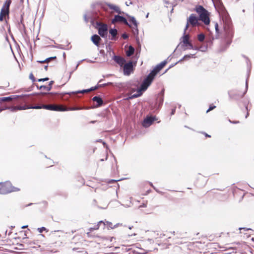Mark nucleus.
Instances as JSON below:
<instances>
[{
    "label": "nucleus",
    "instance_id": "nucleus-1",
    "mask_svg": "<svg viewBox=\"0 0 254 254\" xmlns=\"http://www.w3.org/2000/svg\"><path fill=\"white\" fill-rule=\"evenodd\" d=\"M166 64L167 62L166 61H164L158 64L148 74L146 78H145L143 83L141 85L140 88L137 89L136 93L135 94H132L133 93H131V95L129 97V99H133L140 96L142 94V92L145 91L150 85L156 74L164 67Z\"/></svg>",
    "mask_w": 254,
    "mask_h": 254
},
{
    "label": "nucleus",
    "instance_id": "nucleus-2",
    "mask_svg": "<svg viewBox=\"0 0 254 254\" xmlns=\"http://www.w3.org/2000/svg\"><path fill=\"white\" fill-rule=\"evenodd\" d=\"M19 189L12 186L9 182L0 183V194H6L13 191H17Z\"/></svg>",
    "mask_w": 254,
    "mask_h": 254
},
{
    "label": "nucleus",
    "instance_id": "nucleus-3",
    "mask_svg": "<svg viewBox=\"0 0 254 254\" xmlns=\"http://www.w3.org/2000/svg\"><path fill=\"white\" fill-rule=\"evenodd\" d=\"M196 11L199 15V20L203 21L206 25L209 24L210 19L208 16V12L202 6H199L196 8Z\"/></svg>",
    "mask_w": 254,
    "mask_h": 254
},
{
    "label": "nucleus",
    "instance_id": "nucleus-4",
    "mask_svg": "<svg viewBox=\"0 0 254 254\" xmlns=\"http://www.w3.org/2000/svg\"><path fill=\"white\" fill-rule=\"evenodd\" d=\"M10 3L11 1H6L3 5L0 12V21H3L4 19L6 20V17L8 18Z\"/></svg>",
    "mask_w": 254,
    "mask_h": 254
},
{
    "label": "nucleus",
    "instance_id": "nucleus-5",
    "mask_svg": "<svg viewBox=\"0 0 254 254\" xmlns=\"http://www.w3.org/2000/svg\"><path fill=\"white\" fill-rule=\"evenodd\" d=\"M180 45L183 48L184 51L188 49H191L194 48V46L189 41V35L186 34L184 32V36L182 38V41Z\"/></svg>",
    "mask_w": 254,
    "mask_h": 254
},
{
    "label": "nucleus",
    "instance_id": "nucleus-6",
    "mask_svg": "<svg viewBox=\"0 0 254 254\" xmlns=\"http://www.w3.org/2000/svg\"><path fill=\"white\" fill-rule=\"evenodd\" d=\"M223 30L227 38H231L233 36V30L230 22L226 21L224 23Z\"/></svg>",
    "mask_w": 254,
    "mask_h": 254
},
{
    "label": "nucleus",
    "instance_id": "nucleus-7",
    "mask_svg": "<svg viewBox=\"0 0 254 254\" xmlns=\"http://www.w3.org/2000/svg\"><path fill=\"white\" fill-rule=\"evenodd\" d=\"M198 21V18L194 14H191L187 19V23L186 25L185 29L184 30L185 33L186 32V30L189 27V24L191 25L192 26H195L197 25Z\"/></svg>",
    "mask_w": 254,
    "mask_h": 254
},
{
    "label": "nucleus",
    "instance_id": "nucleus-8",
    "mask_svg": "<svg viewBox=\"0 0 254 254\" xmlns=\"http://www.w3.org/2000/svg\"><path fill=\"white\" fill-rule=\"evenodd\" d=\"M43 109L52 111H64L65 110L63 108V106H62L55 105H43Z\"/></svg>",
    "mask_w": 254,
    "mask_h": 254
},
{
    "label": "nucleus",
    "instance_id": "nucleus-9",
    "mask_svg": "<svg viewBox=\"0 0 254 254\" xmlns=\"http://www.w3.org/2000/svg\"><path fill=\"white\" fill-rule=\"evenodd\" d=\"M133 71V65L131 62L125 64L124 65V73L125 75H129Z\"/></svg>",
    "mask_w": 254,
    "mask_h": 254
},
{
    "label": "nucleus",
    "instance_id": "nucleus-10",
    "mask_svg": "<svg viewBox=\"0 0 254 254\" xmlns=\"http://www.w3.org/2000/svg\"><path fill=\"white\" fill-rule=\"evenodd\" d=\"M117 22H123L125 23V24L129 26V27H131L130 25H129L128 23L127 22L126 19L120 15H115L114 18L112 20V22L114 24L116 23Z\"/></svg>",
    "mask_w": 254,
    "mask_h": 254
},
{
    "label": "nucleus",
    "instance_id": "nucleus-11",
    "mask_svg": "<svg viewBox=\"0 0 254 254\" xmlns=\"http://www.w3.org/2000/svg\"><path fill=\"white\" fill-rule=\"evenodd\" d=\"M107 30L108 29L107 25H103L99 28L98 33L101 37L105 38L107 37L108 33Z\"/></svg>",
    "mask_w": 254,
    "mask_h": 254
},
{
    "label": "nucleus",
    "instance_id": "nucleus-12",
    "mask_svg": "<svg viewBox=\"0 0 254 254\" xmlns=\"http://www.w3.org/2000/svg\"><path fill=\"white\" fill-rule=\"evenodd\" d=\"M129 21L131 22L134 25V26L132 27L133 32L134 34H138L137 22L135 18L132 16H129Z\"/></svg>",
    "mask_w": 254,
    "mask_h": 254
},
{
    "label": "nucleus",
    "instance_id": "nucleus-13",
    "mask_svg": "<svg viewBox=\"0 0 254 254\" xmlns=\"http://www.w3.org/2000/svg\"><path fill=\"white\" fill-rule=\"evenodd\" d=\"M154 121V119L152 117H147L145 119L142 123V126L145 127H149Z\"/></svg>",
    "mask_w": 254,
    "mask_h": 254
},
{
    "label": "nucleus",
    "instance_id": "nucleus-14",
    "mask_svg": "<svg viewBox=\"0 0 254 254\" xmlns=\"http://www.w3.org/2000/svg\"><path fill=\"white\" fill-rule=\"evenodd\" d=\"M113 59L121 66L124 65L125 64L126 61L123 58L115 56L113 58Z\"/></svg>",
    "mask_w": 254,
    "mask_h": 254
},
{
    "label": "nucleus",
    "instance_id": "nucleus-15",
    "mask_svg": "<svg viewBox=\"0 0 254 254\" xmlns=\"http://www.w3.org/2000/svg\"><path fill=\"white\" fill-rule=\"evenodd\" d=\"M8 109L10 110L12 112H15L17 110H24L28 109V106L26 105L24 106H14L8 108Z\"/></svg>",
    "mask_w": 254,
    "mask_h": 254
},
{
    "label": "nucleus",
    "instance_id": "nucleus-16",
    "mask_svg": "<svg viewBox=\"0 0 254 254\" xmlns=\"http://www.w3.org/2000/svg\"><path fill=\"white\" fill-rule=\"evenodd\" d=\"M212 1L213 3V5L215 6V7L216 9L217 8V5H220L221 7H220L219 10H218L219 12L220 13V12H221V13L224 12L225 8L222 5L221 1L217 0V1Z\"/></svg>",
    "mask_w": 254,
    "mask_h": 254
},
{
    "label": "nucleus",
    "instance_id": "nucleus-17",
    "mask_svg": "<svg viewBox=\"0 0 254 254\" xmlns=\"http://www.w3.org/2000/svg\"><path fill=\"white\" fill-rule=\"evenodd\" d=\"M91 40L95 45L98 46L101 38L98 35H94L91 37Z\"/></svg>",
    "mask_w": 254,
    "mask_h": 254
},
{
    "label": "nucleus",
    "instance_id": "nucleus-18",
    "mask_svg": "<svg viewBox=\"0 0 254 254\" xmlns=\"http://www.w3.org/2000/svg\"><path fill=\"white\" fill-rule=\"evenodd\" d=\"M108 6L110 8V9L114 10L116 12L119 14H121L122 13L120 8L119 6L111 4H109Z\"/></svg>",
    "mask_w": 254,
    "mask_h": 254
},
{
    "label": "nucleus",
    "instance_id": "nucleus-19",
    "mask_svg": "<svg viewBox=\"0 0 254 254\" xmlns=\"http://www.w3.org/2000/svg\"><path fill=\"white\" fill-rule=\"evenodd\" d=\"M191 58H196L195 54H190V55H186L181 60H180L178 62L180 63L184 60H188L189 59H190Z\"/></svg>",
    "mask_w": 254,
    "mask_h": 254
},
{
    "label": "nucleus",
    "instance_id": "nucleus-20",
    "mask_svg": "<svg viewBox=\"0 0 254 254\" xmlns=\"http://www.w3.org/2000/svg\"><path fill=\"white\" fill-rule=\"evenodd\" d=\"M103 222L102 221H100L98 222V223L95 225L92 228H90L89 229V232L87 233V234L88 235H89L90 233L92 231V230H98L99 228V227H100V225H101V224H102Z\"/></svg>",
    "mask_w": 254,
    "mask_h": 254
},
{
    "label": "nucleus",
    "instance_id": "nucleus-21",
    "mask_svg": "<svg viewBox=\"0 0 254 254\" xmlns=\"http://www.w3.org/2000/svg\"><path fill=\"white\" fill-rule=\"evenodd\" d=\"M93 101L96 102L98 103L97 106H100L103 104V101L102 99L98 96H95L92 99Z\"/></svg>",
    "mask_w": 254,
    "mask_h": 254
},
{
    "label": "nucleus",
    "instance_id": "nucleus-22",
    "mask_svg": "<svg viewBox=\"0 0 254 254\" xmlns=\"http://www.w3.org/2000/svg\"><path fill=\"white\" fill-rule=\"evenodd\" d=\"M109 33L112 36V40H116V36L117 34V30L116 29H111L109 30Z\"/></svg>",
    "mask_w": 254,
    "mask_h": 254
},
{
    "label": "nucleus",
    "instance_id": "nucleus-23",
    "mask_svg": "<svg viewBox=\"0 0 254 254\" xmlns=\"http://www.w3.org/2000/svg\"><path fill=\"white\" fill-rule=\"evenodd\" d=\"M63 108L65 109L64 111L80 110H82V109H84V108H82V107H73V108H67L64 107H63Z\"/></svg>",
    "mask_w": 254,
    "mask_h": 254
},
{
    "label": "nucleus",
    "instance_id": "nucleus-24",
    "mask_svg": "<svg viewBox=\"0 0 254 254\" xmlns=\"http://www.w3.org/2000/svg\"><path fill=\"white\" fill-rule=\"evenodd\" d=\"M89 92V89H85V90H79V91H75V92L67 93V94H69V95H71V94H78V93H87Z\"/></svg>",
    "mask_w": 254,
    "mask_h": 254
},
{
    "label": "nucleus",
    "instance_id": "nucleus-25",
    "mask_svg": "<svg viewBox=\"0 0 254 254\" xmlns=\"http://www.w3.org/2000/svg\"><path fill=\"white\" fill-rule=\"evenodd\" d=\"M134 49L132 46H129L128 50L127 51V55L128 57L131 56L134 53Z\"/></svg>",
    "mask_w": 254,
    "mask_h": 254
},
{
    "label": "nucleus",
    "instance_id": "nucleus-26",
    "mask_svg": "<svg viewBox=\"0 0 254 254\" xmlns=\"http://www.w3.org/2000/svg\"><path fill=\"white\" fill-rule=\"evenodd\" d=\"M13 98L11 97H6L0 98V102L11 101Z\"/></svg>",
    "mask_w": 254,
    "mask_h": 254
},
{
    "label": "nucleus",
    "instance_id": "nucleus-27",
    "mask_svg": "<svg viewBox=\"0 0 254 254\" xmlns=\"http://www.w3.org/2000/svg\"><path fill=\"white\" fill-rule=\"evenodd\" d=\"M102 223H103L104 225L107 226V227L109 228L113 229L114 227H116V226H115L114 227H113L112 223L111 222H108V221H106V222L103 221Z\"/></svg>",
    "mask_w": 254,
    "mask_h": 254
},
{
    "label": "nucleus",
    "instance_id": "nucleus-28",
    "mask_svg": "<svg viewBox=\"0 0 254 254\" xmlns=\"http://www.w3.org/2000/svg\"><path fill=\"white\" fill-rule=\"evenodd\" d=\"M39 89L41 90H45L49 91L51 89V87L48 86L42 85L39 87Z\"/></svg>",
    "mask_w": 254,
    "mask_h": 254
},
{
    "label": "nucleus",
    "instance_id": "nucleus-29",
    "mask_svg": "<svg viewBox=\"0 0 254 254\" xmlns=\"http://www.w3.org/2000/svg\"><path fill=\"white\" fill-rule=\"evenodd\" d=\"M205 38V35L203 34H200L198 35V39L199 41L202 42Z\"/></svg>",
    "mask_w": 254,
    "mask_h": 254
},
{
    "label": "nucleus",
    "instance_id": "nucleus-30",
    "mask_svg": "<svg viewBox=\"0 0 254 254\" xmlns=\"http://www.w3.org/2000/svg\"><path fill=\"white\" fill-rule=\"evenodd\" d=\"M28 109H40L43 108V106H28Z\"/></svg>",
    "mask_w": 254,
    "mask_h": 254
},
{
    "label": "nucleus",
    "instance_id": "nucleus-31",
    "mask_svg": "<svg viewBox=\"0 0 254 254\" xmlns=\"http://www.w3.org/2000/svg\"><path fill=\"white\" fill-rule=\"evenodd\" d=\"M56 57H51V58H47L46 60H45V61H39V63H45V62H49L51 59H56Z\"/></svg>",
    "mask_w": 254,
    "mask_h": 254
},
{
    "label": "nucleus",
    "instance_id": "nucleus-32",
    "mask_svg": "<svg viewBox=\"0 0 254 254\" xmlns=\"http://www.w3.org/2000/svg\"><path fill=\"white\" fill-rule=\"evenodd\" d=\"M216 108V106H210L209 108V109L207 110V113L209 112V111L212 110L213 109H214V108Z\"/></svg>",
    "mask_w": 254,
    "mask_h": 254
},
{
    "label": "nucleus",
    "instance_id": "nucleus-33",
    "mask_svg": "<svg viewBox=\"0 0 254 254\" xmlns=\"http://www.w3.org/2000/svg\"><path fill=\"white\" fill-rule=\"evenodd\" d=\"M45 230H46V228L44 227L38 229V231H39V233H42L43 232V231Z\"/></svg>",
    "mask_w": 254,
    "mask_h": 254
},
{
    "label": "nucleus",
    "instance_id": "nucleus-34",
    "mask_svg": "<svg viewBox=\"0 0 254 254\" xmlns=\"http://www.w3.org/2000/svg\"><path fill=\"white\" fill-rule=\"evenodd\" d=\"M49 80V78L46 77V78H40V79H38V81L39 82H41V81H47V80Z\"/></svg>",
    "mask_w": 254,
    "mask_h": 254
},
{
    "label": "nucleus",
    "instance_id": "nucleus-35",
    "mask_svg": "<svg viewBox=\"0 0 254 254\" xmlns=\"http://www.w3.org/2000/svg\"><path fill=\"white\" fill-rule=\"evenodd\" d=\"M248 81H246V89L245 92L243 93V94L241 96L242 97H243V96L245 95V94L246 93L247 90V89H248Z\"/></svg>",
    "mask_w": 254,
    "mask_h": 254
},
{
    "label": "nucleus",
    "instance_id": "nucleus-36",
    "mask_svg": "<svg viewBox=\"0 0 254 254\" xmlns=\"http://www.w3.org/2000/svg\"><path fill=\"white\" fill-rule=\"evenodd\" d=\"M29 78L32 80L33 81H35V78H34V75H33L32 73H31L29 75Z\"/></svg>",
    "mask_w": 254,
    "mask_h": 254
},
{
    "label": "nucleus",
    "instance_id": "nucleus-37",
    "mask_svg": "<svg viewBox=\"0 0 254 254\" xmlns=\"http://www.w3.org/2000/svg\"><path fill=\"white\" fill-rule=\"evenodd\" d=\"M215 30H216V31L217 33H218V24L217 23H216L215 24Z\"/></svg>",
    "mask_w": 254,
    "mask_h": 254
},
{
    "label": "nucleus",
    "instance_id": "nucleus-38",
    "mask_svg": "<svg viewBox=\"0 0 254 254\" xmlns=\"http://www.w3.org/2000/svg\"><path fill=\"white\" fill-rule=\"evenodd\" d=\"M122 37L125 39H126L128 38V35L126 34V33H124L123 35H122Z\"/></svg>",
    "mask_w": 254,
    "mask_h": 254
},
{
    "label": "nucleus",
    "instance_id": "nucleus-39",
    "mask_svg": "<svg viewBox=\"0 0 254 254\" xmlns=\"http://www.w3.org/2000/svg\"><path fill=\"white\" fill-rule=\"evenodd\" d=\"M195 50H200V49L197 47H194V48L193 49ZM201 51H204V50H201Z\"/></svg>",
    "mask_w": 254,
    "mask_h": 254
},
{
    "label": "nucleus",
    "instance_id": "nucleus-40",
    "mask_svg": "<svg viewBox=\"0 0 254 254\" xmlns=\"http://www.w3.org/2000/svg\"><path fill=\"white\" fill-rule=\"evenodd\" d=\"M146 207V204H145V203H143V204H142L140 206H139V208H140V207Z\"/></svg>",
    "mask_w": 254,
    "mask_h": 254
},
{
    "label": "nucleus",
    "instance_id": "nucleus-41",
    "mask_svg": "<svg viewBox=\"0 0 254 254\" xmlns=\"http://www.w3.org/2000/svg\"><path fill=\"white\" fill-rule=\"evenodd\" d=\"M95 89H96V87H91V88L88 89H89V92H90L91 91L94 90Z\"/></svg>",
    "mask_w": 254,
    "mask_h": 254
},
{
    "label": "nucleus",
    "instance_id": "nucleus-42",
    "mask_svg": "<svg viewBox=\"0 0 254 254\" xmlns=\"http://www.w3.org/2000/svg\"><path fill=\"white\" fill-rule=\"evenodd\" d=\"M84 60H82V61H79V62H78V64H77L76 66V68H77V67L78 66V65L80 64L82 62H83V61H84Z\"/></svg>",
    "mask_w": 254,
    "mask_h": 254
},
{
    "label": "nucleus",
    "instance_id": "nucleus-43",
    "mask_svg": "<svg viewBox=\"0 0 254 254\" xmlns=\"http://www.w3.org/2000/svg\"><path fill=\"white\" fill-rule=\"evenodd\" d=\"M53 82H54V81H51L50 82V83H49V84L48 86H51V87H52V84H53Z\"/></svg>",
    "mask_w": 254,
    "mask_h": 254
},
{
    "label": "nucleus",
    "instance_id": "nucleus-44",
    "mask_svg": "<svg viewBox=\"0 0 254 254\" xmlns=\"http://www.w3.org/2000/svg\"><path fill=\"white\" fill-rule=\"evenodd\" d=\"M239 229H240V230H242V229L245 230H250V229H246V228H239Z\"/></svg>",
    "mask_w": 254,
    "mask_h": 254
},
{
    "label": "nucleus",
    "instance_id": "nucleus-45",
    "mask_svg": "<svg viewBox=\"0 0 254 254\" xmlns=\"http://www.w3.org/2000/svg\"><path fill=\"white\" fill-rule=\"evenodd\" d=\"M175 112V109H173L172 111V115H173Z\"/></svg>",
    "mask_w": 254,
    "mask_h": 254
},
{
    "label": "nucleus",
    "instance_id": "nucleus-46",
    "mask_svg": "<svg viewBox=\"0 0 254 254\" xmlns=\"http://www.w3.org/2000/svg\"><path fill=\"white\" fill-rule=\"evenodd\" d=\"M28 227L27 225H25V226H23L21 228L22 229H24V228H26Z\"/></svg>",
    "mask_w": 254,
    "mask_h": 254
},
{
    "label": "nucleus",
    "instance_id": "nucleus-47",
    "mask_svg": "<svg viewBox=\"0 0 254 254\" xmlns=\"http://www.w3.org/2000/svg\"><path fill=\"white\" fill-rule=\"evenodd\" d=\"M169 3V1H165V4L167 7H168L167 4Z\"/></svg>",
    "mask_w": 254,
    "mask_h": 254
},
{
    "label": "nucleus",
    "instance_id": "nucleus-48",
    "mask_svg": "<svg viewBox=\"0 0 254 254\" xmlns=\"http://www.w3.org/2000/svg\"><path fill=\"white\" fill-rule=\"evenodd\" d=\"M132 4V2L131 1H129V4L127 3V1L126 2V4L127 5H128L129 4Z\"/></svg>",
    "mask_w": 254,
    "mask_h": 254
},
{
    "label": "nucleus",
    "instance_id": "nucleus-49",
    "mask_svg": "<svg viewBox=\"0 0 254 254\" xmlns=\"http://www.w3.org/2000/svg\"><path fill=\"white\" fill-rule=\"evenodd\" d=\"M44 68H45V69L46 70H47V69H48V66H47V65L45 66Z\"/></svg>",
    "mask_w": 254,
    "mask_h": 254
},
{
    "label": "nucleus",
    "instance_id": "nucleus-50",
    "mask_svg": "<svg viewBox=\"0 0 254 254\" xmlns=\"http://www.w3.org/2000/svg\"><path fill=\"white\" fill-rule=\"evenodd\" d=\"M248 116H249V113L248 112L247 114V115L246 116V118H247Z\"/></svg>",
    "mask_w": 254,
    "mask_h": 254
},
{
    "label": "nucleus",
    "instance_id": "nucleus-51",
    "mask_svg": "<svg viewBox=\"0 0 254 254\" xmlns=\"http://www.w3.org/2000/svg\"><path fill=\"white\" fill-rule=\"evenodd\" d=\"M229 96L231 98H233V97L232 96L231 94L230 93H229Z\"/></svg>",
    "mask_w": 254,
    "mask_h": 254
},
{
    "label": "nucleus",
    "instance_id": "nucleus-52",
    "mask_svg": "<svg viewBox=\"0 0 254 254\" xmlns=\"http://www.w3.org/2000/svg\"><path fill=\"white\" fill-rule=\"evenodd\" d=\"M234 124H237V123H238L239 122H232Z\"/></svg>",
    "mask_w": 254,
    "mask_h": 254
},
{
    "label": "nucleus",
    "instance_id": "nucleus-53",
    "mask_svg": "<svg viewBox=\"0 0 254 254\" xmlns=\"http://www.w3.org/2000/svg\"><path fill=\"white\" fill-rule=\"evenodd\" d=\"M206 136H207V137H210V135H208V134H206Z\"/></svg>",
    "mask_w": 254,
    "mask_h": 254
},
{
    "label": "nucleus",
    "instance_id": "nucleus-54",
    "mask_svg": "<svg viewBox=\"0 0 254 254\" xmlns=\"http://www.w3.org/2000/svg\"><path fill=\"white\" fill-rule=\"evenodd\" d=\"M95 122V121H92V122H91V123L93 124V123H94Z\"/></svg>",
    "mask_w": 254,
    "mask_h": 254
},
{
    "label": "nucleus",
    "instance_id": "nucleus-55",
    "mask_svg": "<svg viewBox=\"0 0 254 254\" xmlns=\"http://www.w3.org/2000/svg\"><path fill=\"white\" fill-rule=\"evenodd\" d=\"M148 15H149V13H147V15H146V17H148Z\"/></svg>",
    "mask_w": 254,
    "mask_h": 254
},
{
    "label": "nucleus",
    "instance_id": "nucleus-56",
    "mask_svg": "<svg viewBox=\"0 0 254 254\" xmlns=\"http://www.w3.org/2000/svg\"><path fill=\"white\" fill-rule=\"evenodd\" d=\"M87 62H91V63H92V62L91 61H90V60H88V61H87Z\"/></svg>",
    "mask_w": 254,
    "mask_h": 254
},
{
    "label": "nucleus",
    "instance_id": "nucleus-57",
    "mask_svg": "<svg viewBox=\"0 0 254 254\" xmlns=\"http://www.w3.org/2000/svg\"><path fill=\"white\" fill-rule=\"evenodd\" d=\"M2 110H3V109H0V112H1Z\"/></svg>",
    "mask_w": 254,
    "mask_h": 254
},
{
    "label": "nucleus",
    "instance_id": "nucleus-58",
    "mask_svg": "<svg viewBox=\"0 0 254 254\" xmlns=\"http://www.w3.org/2000/svg\"><path fill=\"white\" fill-rule=\"evenodd\" d=\"M114 238L113 237H112L111 239V241H112V239H113Z\"/></svg>",
    "mask_w": 254,
    "mask_h": 254
},
{
    "label": "nucleus",
    "instance_id": "nucleus-59",
    "mask_svg": "<svg viewBox=\"0 0 254 254\" xmlns=\"http://www.w3.org/2000/svg\"><path fill=\"white\" fill-rule=\"evenodd\" d=\"M84 18H85V20H86V21H87V20H86V17H85V16L84 17Z\"/></svg>",
    "mask_w": 254,
    "mask_h": 254
},
{
    "label": "nucleus",
    "instance_id": "nucleus-60",
    "mask_svg": "<svg viewBox=\"0 0 254 254\" xmlns=\"http://www.w3.org/2000/svg\"><path fill=\"white\" fill-rule=\"evenodd\" d=\"M129 229H131V227H129Z\"/></svg>",
    "mask_w": 254,
    "mask_h": 254
}]
</instances>
